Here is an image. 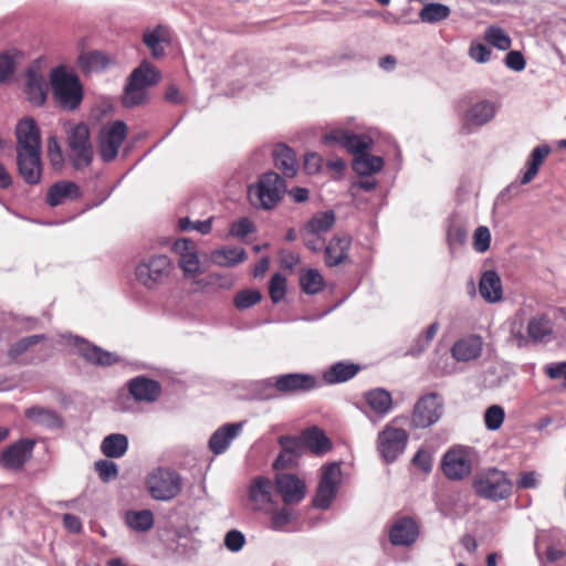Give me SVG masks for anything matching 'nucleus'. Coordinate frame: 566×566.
<instances>
[{
    "label": "nucleus",
    "mask_w": 566,
    "mask_h": 566,
    "mask_svg": "<svg viewBox=\"0 0 566 566\" xmlns=\"http://www.w3.org/2000/svg\"><path fill=\"white\" fill-rule=\"evenodd\" d=\"M323 142L325 144H338L352 153L355 156L353 169L359 176L369 177L384 167V160L380 156H373L367 153L373 145V140L366 135H356L338 128L325 134Z\"/></svg>",
    "instance_id": "1"
},
{
    "label": "nucleus",
    "mask_w": 566,
    "mask_h": 566,
    "mask_svg": "<svg viewBox=\"0 0 566 566\" xmlns=\"http://www.w3.org/2000/svg\"><path fill=\"white\" fill-rule=\"evenodd\" d=\"M286 184L276 172L261 175L254 185L249 186L248 197L252 206L271 210L282 200Z\"/></svg>",
    "instance_id": "2"
},
{
    "label": "nucleus",
    "mask_w": 566,
    "mask_h": 566,
    "mask_svg": "<svg viewBox=\"0 0 566 566\" xmlns=\"http://www.w3.org/2000/svg\"><path fill=\"white\" fill-rule=\"evenodd\" d=\"M51 86L55 99L64 109L73 111L82 102V86L77 76L67 72L64 66H59L51 72Z\"/></svg>",
    "instance_id": "3"
},
{
    "label": "nucleus",
    "mask_w": 566,
    "mask_h": 566,
    "mask_svg": "<svg viewBox=\"0 0 566 566\" xmlns=\"http://www.w3.org/2000/svg\"><path fill=\"white\" fill-rule=\"evenodd\" d=\"M172 271V263L164 254L143 259L135 269V277L139 284L149 291L158 289L165 283Z\"/></svg>",
    "instance_id": "4"
},
{
    "label": "nucleus",
    "mask_w": 566,
    "mask_h": 566,
    "mask_svg": "<svg viewBox=\"0 0 566 566\" xmlns=\"http://www.w3.org/2000/svg\"><path fill=\"white\" fill-rule=\"evenodd\" d=\"M159 72L148 63H142L129 76L125 87L123 104L126 107L140 105L146 99V88L156 84Z\"/></svg>",
    "instance_id": "5"
},
{
    "label": "nucleus",
    "mask_w": 566,
    "mask_h": 566,
    "mask_svg": "<svg viewBox=\"0 0 566 566\" xmlns=\"http://www.w3.org/2000/svg\"><path fill=\"white\" fill-rule=\"evenodd\" d=\"M473 486L481 497L492 501L506 499L512 491V482L503 471L497 469H488L478 473Z\"/></svg>",
    "instance_id": "6"
},
{
    "label": "nucleus",
    "mask_w": 566,
    "mask_h": 566,
    "mask_svg": "<svg viewBox=\"0 0 566 566\" xmlns=\"http://www.w3.org/2000/svg\"><path fill=\"white\" fill-rule=\"evenodd\" d=\"M67 146L70 160L76 169H83L91 165L94 153L86 124L80 123L69 129Z\"/></svg>",
    "instance_id": "7"
},
{
    "label": "nucleus",
    "mask_w": 566,
    "mask_h": 566,
    "mask_svg": "<svg viewBox=\"0 0 566 566\" xmlns=\"http://www.w3.org/2000/svg\"><path fill=\"white\" fill-rule=\"evenodd\" d=\"M150 495L158 501L175 499L182 489L181 476L168 469H157L149 474L146 481Z\"/></svg>",
    "instance_id": "8"
},
{
    "label": "nucleus",
    "mask_w": 566,
    "mask_h": 566,
    "mask_svg": "<svg viewBox=\"0 0 566 566\" xmlns=\"http://www.w3.org/2000/svg\"><path fill=\"white\" fill-rule=\"evenodd\" d=\"M342 482L340 465L336 462L322 467L319 483L313 504L317 509L326 510L334 501Z\"/></svg>",
    "instance_id": "9"
},
{
    "label": "nucleus",
    "mask_w": 566,
    "mask_h": 566,
    "mask_svg": "<svg viewBox=\"0 0 566 566\" xmlns=\"http://www.w3.org/2000/svg\"><path fill=\"white\" fill-rule=\"evenodd\" d=\"M127 136V126L123 120H115L104 125L98 134V149L103 161L114 160Z\"/></svg>",
    "instance_id": "10"
},
{
    "label": "nucleus",
    "mask_w": 566,
    "mask_h": 566,
    "mask_svg": "<svg viewBox=\"0 0 566 566\" xmlns=\"http://www.w3.org/2000/svg\"><path fill=\"white\" fill-rule=\"evenodd\" d=\"M442 413V398L436 392L426 394L415 405L412 424L417 428H428L438 422Z\"/></svg>",
    "instance_id": "11"
},
{
    "label": "nucleus",
    "mask_w": 566,
    "mask_h": 566,
    "mask_svg": "<svg viewBox=\"0 0 566 566\" xmlns=\"http://www.w3.org/2000/svg\"><path fill=\"white\" fill-rule=\"evenodd\" d=\"M408 433L400 428L387 424L377 438V449L386 462L395 461L405 450Z\"/></svg>",
    "instance_id": "12"
},
{
    "label": "nucleus",
    "mask_w": 566,
    "mask_h": 566,
    "mask_svg": "<svg viewBox=\"0 0 566 566\" xmlns=\"http://www.w3.org/2000/svg\"><path fill=\"white\" fill-rule=\"evenodd\" d=\"M273 387L282 395H300L317 387L315 376L303 373H291L271 378Z\"/></svg>",
    "instance_id": "13"
},
{
    "label": "nucleus",
    "mask_w": 566,
    "mask_h": 566,
    "mask_svg": "<svg viewBox=\"0 0 566 566\" xmlns=\"http://www.w3.org/2000/svg\"><path fill=\"white\" fill-rule=\"evenodd\" d=\"M442 471L450 480H462L472 471L471 459L465 449L449 450L442 459Z\"/></svg>",
    "instance_id": "14"
},
{
    "label": "nucleus",
    "mask_w": 566,
    "mask_h": 566,
    "mask_svg": "<svg viewBox=\"0 0 566 566\" xmlns=\"http://www.w3.org/2000/svg\"><path fill=\"white\" fill-rule=\"evenodd\" d=\"M17 154L41 151V134L35 120L22 118L15 127Z\"/></svg>",
    "instance_id": "15"
},
{
    "label": "nucleus",
    "mask_w": 566,
    "mask_h": 566,
    "mask_svg": "<svg viewBox=\"0 0 566 566\" xmlns=\"http://www.w3.org/2000/svg\"><path fill=\"white\" fill-rule=\"evenodd\" d=\"M277 492L286 505L301 502L306 494V485L295 474L279 473L275 476Z\"/></svg>",
    "instance_id": "16"
},
{
    "label": "nucleus",
    "mask_w": 566,
    "mask_h": 566,
    "mask_svg": "<svg viewBox=\"0 0 566 566\" xmlns=\"http://www.w3.org/2000/svg\"><path fill=\"white\" fill-rule=\"evenodd\" d=\"M35 442L31 439H22L7 448L0 458L4 469L19 470L31 458Z\"/></svg>",
    "instance_id": "17"
},
{
    "label": "nucleus",
    "mask_w": 566,
    "mask_h": 566,
    "mask_svg": "<svg viewBox=\"0 0 566 566\" xmlns=\"http://www.w3.org/2000/svg\"><path fill=\"white\" fill-rule=\"evenodd\" d=\"M273 484L265 476H256L249 488V500L254 511L269 512L273 507Z\"/></svg>",
    "instance_id": "18"
},
{
    "label": "nucleus",
    "mask_w": 566,
    "mask_h": 566,
    "mask_svg": "<svg viewBox=\"0 0 566 566\" xmlns=\"http://www.w3.org/2000/svg\"><path fill=\"white\" fill-rule=\"evenodd\" d=\"M496 111V104L490 101H480L473 104L464 115L463 129L470 133L472 128L488 124L494 118Z\"/></svg>",
    "instance_id": "19"
},
{
    "label": "nucleus",
    "mask_w": 566,
    "mask_h": 566,
    "mask_svg": "<svg viewBox=\"0 0 566 566\" xmlns=\"http://www.w3.org/2000/svg\"><path fill=\"white\" fill-rule=\"evenodd\" d=\"M174 251L179 254V266L189 277L200 272V262L196 252V245L190 239H179L174 243Z\"/></svg>",
    "instance_id": "20"
},
{
    "label": "nucleus",
    "mask_w": 566,
    "mask_h": 566,
    "mask_svg": "<svg viewBox=\"0 0 566 566\" xmlns=\"http://www.w3.org/2000/svg\"><path fill=\"white\" fill-rule=\"evenodd\" d=\"M554 328V322L547 314H536L528 319L527 336L535 344H547L555 338Z\"/></svg>",
    "instance_id": "21"
},
{
    "label": "nucleus",
    "mask_w": 566,
    "mask_h": 566,
    "mask_svg": "<svg viewBox=\"0 0 566 566\" xmlns=\"http://www.w3.org/2000/svg\"><path fill=\"white\" fill-rule=\"evenodd\" d=\"M17 164L22 179L29 185H36L41 180V151L17 154Z\"/></svg>",
    "instance_id": "22"
},
{
    "label": "nucleus",
    "mask_w": 566,
    "mask_h": 566,
    "mask_svg": "<svg viewBox=\"0 0 566 566\" xmlns=\"http://www.w3.org/2000/svg\"><path fill=\"white\" fill-rule=\"evenodd\" d=\"M24 92L33 105L42 106L45 103L48 83L39 70L31 67L27 71Z\"/></svg>",
    "instance_id": "23"
},
{
    "label": "nucleus",
    "mask_w": 566,
    "mask_h": 566,
    "mask_svg": "<svg viewBox=\"0 0 566 566\" xmlns=\"http://www.w3.org/2000/svg\"><path fill=\"white\" fill-rule=\"evenodd\" d=\"M243 422L227 423L218 428L209 440V449L214 454L226 452L230 443L240 434Z\"/></svg>",
    "instance_id": "24"
},
{
    "label": "nucleus",
    "mask_w": 566,
    "mask_h": 566,
    "mask_svg": "<svg viewBox=\"0 0 566 566\" xmlns=\"http://www.w3.org/2000/svg\"><path fill=\"white\" fill-rule=\"evenodd\" d=\"M418 528L409 517L398 520L390 528V542L396 546H409L416 542Z\"/></svg>",
    "instance_id": "25"
},
{
    "label": "nucleus",
    "mask_w": 566,
    "mask_h": 566,
    "mask_svg": "<svg viewBox=\"0 0 566 566\" xmlns=\"http://www.w3.org/2000/svg\"><path fill=\"white\" fill-rule=\"evenodd\" d=\"M129 392L135 400L155 401L160 395V385L146 377H136L129 381Z\"/></svg>",
    "instance_id": "26"
},
{
    "label": "nucleus",
    "mask_w": 566,
    "mask_h": 566,
    "mask_svg": "<svg viewBox=\"0 0 566 566\" xmlns=\"http://www.w3.org/2000/svg\"><path fill=\"white\" fill-rule=\"evenodd\" d=\"M482 352V338L470 336L454 343L451 348L452 356L458 361H469L478 358Z\"/></svg>",
    "instance_id": "27"
},
{
    "label": "nucleus",
    "mask_w": 566,
    "mask_h": 566,
    "mask_svg": "<svg viewBox=\"0 0 566 566\" xmlns=\"http://www.w3.org/2000/svg\"><path fill=\"white\" fill-rule=\"evenodd\" d=\"M80 197V188L72 181H59L52 185L46 193V202L51 207L63 205L66 200Z\"/></svg>",
    "instance_id": "28"
},
{
    "label": "nucleus",
    "mask_w": 566,
    "mask_h": 566,
    "mask_svg": "<svg viewBox=\"0 0 566 566\" xmlns=\"http://www.w3.org/2000/svg\"><path fill=\"white\" fill-rule=\"evenodd\" d=\"M273 159L275 167L287 178H293L297 174V160L294 151L284 144H279L273 149Z\"/></svg>",
    "instance_id": "29"
},
{
    "label": "nucleus",
    "mask_w": 566,
    "mask_h": 566,
    "mask_svg": "<svg viewBox=\"0 0 566 566\" xmlns=\"http://www.w3.org/2000/svg\"><path fill=\"white\" fill-rule=\"evenodd\" d=\"M481 296L489 303H495L502 298V283L499 274L489 270L484 272L479 282Z\"/></svg>",
    "instance_id": "30"
},
{
    "label": "nucleus",
    "mask_w": 566,
    "mask_h": 566,
    "mask_svg": "<svg viewBox=\"0 0 566 566\" xmlns=\"http://www.w3.org/2000/svg\"><path fill=\"white\" fill-rule=\"evenodd\" d=\"M364 400L373 412L381 417L386 416L392 408L391 394L384 388L366 391Z\"/></svg>",
    "instance_id": "31"
},
{
    "label": "nucleus",
    "mask_w": 566,
    "mask_h": 566,
    "mask_svg": "<svg viewBox=\"0 0 566 566\" xmlns=\"http://www.w3.org/2000/svg\"><path fill=\"white\" fill-rule=\"evenodd\" d=\"M245 260L247 252L242 248L222 247L210 253V261L222 268H232Z\"/></svg>",
    "instance_id": "32"
},
{
    "label": "nucleus",
    "mask_w": 566,
    "mask_h": 566,
    "mask_svg": "<svg viewBox=\"0 0 566 566\" xmlns=\"http://www.w3.org/2000/svg\"><path fill=\"white\" fill-rule=\"evenodd\" d=\"M350 247L349 237H334L325 248V262L328 266H336L347 258Z\"/></svg>",
    "instance_id": "33"
},
{
    "label": "nucleus",
    "mask_w": 566,
    "mask_h": 566,
    "mask_svg": "<svg viewBox=\"0 0 566 566\" xmlns=\"http://www.w3.org/2000/svg\"><path fill=\"white\" fill-rule=\"evenodd\" d=\"M359 370V365L349 361H338L323 373V379L327 384L345 382L354 378Z\"/></svg>",
    "instance_id": "34"
},
{
    "label": "nucleus",
    "mask_w": 566,
    "mask_h": 566,
    "mask_svg": "<svg viewBox=\"0 0 566 566\" xmlns=\"http://www.w3.org/2000/svg\"><path fill=\"white\" fill-rule=\"evenodd\" d=\"M25 417L33 423L51 430L60 429L63 424V420L56 411L44 407L27 409Z\"/></svg>",
    "instance_id": "35"
},
{
    "label": "nucleus",
    "mask_w": 566,
    "mask_h": 566,
    "mask_svg": "<svg viewBox=\"0 0 566 566\" xmlns=\"http://www.w3.org/2000/svg\"><path fill=\"white\" fill-rule=\"evenodd\" d=\"M304 447L308 448L313 453L322 455L331 451L332 442L327 436L318 428H310L302 433Z\"/></svg>",
    "instance_id": "36"
},
{
    "label": "nucleus",
    "mask_w": 566,
    "mask_h": 566,
    "mask_svg": "<svg viewBox=\"0 0 566 566\" xmlns=\"http://www.w3.org/2000/svg\"><path fill=\"white\" fill-rule=\"evenodd\" d=\"M169 41V34L166 28L158 25L155 29H148L144 32L143 42L150 50L155 59L165 54L164 43Z\"/></svg>",
    "instance_id": "37"
},
{
    "label": "nucleus",
    "mask_w": 566,
    "mask_h": 566,
    "mask_svg": "<svg viewBox=\"0 0 566 566\" xmlns=\"http://www.w3.org/2000/svg\"><path fill=\"white\" fill-rule=\"evenodd\" d=\"M128 449V439L122 433L106 436L101 443V451L107 458H120Z\"/></svg>",
    "instance_id": "38"
},
{
    "label": "nucleus",
    "mask_w": 566,
    "mask_h": 566,
    "mask_svg": "<svg viewBox=\"0 0 566 566\" xmlns=\"http://www.w3.org/2000/svg\"><path fill=\"white\" fill-rule=\"evenodd\" d=\"M551 147L548 145L537 146L532 150L531 156L526 163L527 169L523 174L521 179L522 185H526L534 179V177L538 172L541 165L543 164L544 159L548 156Z\"/></svg>",
    "instance_id": "39"
},
{
    "label": "nucleus",
    "mask_w": 566,
    "mask_h": 566,
    "mask_svg": "<svg viewBox=\"0 0 566 566\" xmlns=\"http://www.w3.org/2000/svg\"><path fill=\"white\" fill-rule=\"evenodd\" d=\"M81 355L90 363L102 365V366H111L116 363V357L109 353L101 349L96 346H91L85 342H81L78 345Z\"/></svg>",
    "instance_id": "40"
},
{
    "label": "nucleus",
    "mask_w": 566,
    "mask_h": 566,
    "mask_svg": "<svg viewBox=\"0 0 566 566\" xmlns=\"http://www.w3.org/2000/svg\"><path fill=\"white\" fill-rule=\"evenodd\" d=\"M335 223V214L333 211H324L315 214L305 226V233L311 235H319L327 232Z\"/></svg>",
    "instance_id": "41"
},
{
    "label": "nucleus",
    "mask_w": 566,
    "mask_h": 566,
    "mask_svg": "<svg viewBox=\"0 0 566 566\" xmlns=\"http://www.w3.org/2000/svg\"><path fill=\"white\" fill-rule=\"evenodd\" d=\"M126 524L136 532H146L154 525V515L148 510L129 511L125 516Z\"/></svg>",
    "instance_id": "42"
},
{
    "label": "nucleus",
    "mask_w": 566,
    "mask_h": 566,
    "mask_svg": "<svg viewBox=\"0 0 566 566\" xmlns=\"http://www.w3.org/2000/svg\"><path fill=\"white\" fill-rule=\"evenodd\" d=\"M450 15V8L442 3H427L419 12V19L426 23H437Z\"/></svg>",
    "instance_id": "43"
},
{
    "label": "nucleus",
    "mask_w": 566,
    "mask_h": 566,
    "mask_svg": "<svg viewBox=\"0 0 566 566\" xmlns=\"http://www.w3.org/2000/svg\"><path fill=\"white\" fill-rule=\"evenodd\" d=\"M484 40L501 51H506L512 45L510 35L497 25H490L484 32Z\"/></svg>",
    "instance_id": "44"
},
{
    "label": "nucleus",
    "mask_w": 566,
    "mask_h": 566,
    "mask_svg": "<svg viewBox=\"0 0 566 566\" xmlns=\"http://www.w3.org/2000/svg\"><path fill=\"white\" fill-rule=\"evenodd\" d=\"M302 291L306 294H316L324 287V279L315 269L305 271L300 277Z\"/></svg>",
    "instance_id": "45"
},
{
    "label": "nucleus",
    "mask_w": 566,
    "mask_h": 566,
    "mask_svg": "<svg viewBox=\"0 0 566 566\" xmlns=\"http://www.w3.org/2000/svg\"><path fill=\"white\" fill-rule=\"evenodd\" d=\"M81 67L87 72L98 71L108 64L107 56L99 51H92L78 56Z\"/></svg>",
    "instance_id": "46"
},
{
    "label": "nucleus",
    "mask_w": 566,
    "mask_h": 566,
    "mask_svg": "<svg viewBox=\"0 0 566 566\" xmlns=\"http://www.w3.org/2000/svg\"><path fill=\"white\" fill-rule=\"evenodd\" d=\"M270 528L276 532L285 531L286 526L296 518V514L290 509L270 510Z\"/></svg>",
    "instance_id": "47"
},
{
    "label": "nucleus",
    "mask_w": 566,
    "mask_h": 566,
    "mask_svg": "<svg viewBox=\"0 0 566 566\" xmlns=\"http://www.w3.org/2000/svg\"><path fill=\"white\" fill-rule=\"evenodd\" d=\"M261 298L262 295L258 290H243L234 296V305L238 310L242 311L258 304Z\"/></svg>",
    "instance_id": "48"
},
{
    "label": "nucleus",
    "mask_w": 566,
    "mask_h": 566,
    "mask_svg": "<svg viewBox=\"0 0 566 566\" xmlns=\"http://www.w3.org/2000/svg\"><path fill=\"white\" fill-rule=\"evenodd\" d=\"M504 409L499 405H492L484 412V423L489 430H497L504 421Z\"/></svg>",
    "instance_id": "49"
},
{
    "label": "nucleus",
    "mask_w": 566,
    "mask_h": 566,
    "mask_svg": "<svg viewBox=\"0 0 566 566\" xmlns=\"http://www.w3.org/2000/svg\"><path fill=\"white\" fill-rule=\"evenodd\" d=\"M286 292V279L281 273H275L269 284V294L273 303L281 302Z\"/></svg>",
    "instance_id": "50"
},
{
    "label": "nucleus",
    "mask_w": 566,
    "mask_h": 566,
    "mask_svg": "<svg viewBox=\"0 0 566 566\" xmlns=\"http://www.w3.org/2000/svg\"><path fill=\"white\" fill-rule=\"evenodd\" d=\"M279 444L282 448V451H284L285 453H289L290 455H292L296 459L298 457H301L303 453L304 442L302 440V437L294 438V437H290V436H282L279 439Z\"/></svg>",
    "instance_id": "51"
},
{
    "label": "nucleus",
    "mask_w": 566,
    "mask_h": 566,
    "mask_svg": "<svg viewBox=\"0 0 566 566\" xmlns=\"http://www.w3.org/2000/svg\"><path fill=\"white\" fill-rule=\"evenodd\" d=\"M99 479L103 482H109L117 478L118 468L117 464L108 460H99L94 464Z\"/></svg>",
    "instance_id": "52"
},
{
    "label": "nucleus",
    "mask_w": 566,
    "mask_h": 566,
    "mask_svg": "<svg viewBox=\"0 0 566 566\" xmlns=\"http://www.w3.org/2000/svg\"><path fill=\"white\" fill-rule=\"evenodd\" d=\"M212 228V218H209L203 221H191L189 218L179 219V229L181 231H198L201 234H207L211 231Z\"/></svg>",
    "instance_id": "53"
},
{
    "label": "nucleus",
    "mask_w": 566,
    "mask_h": 566,
    "mask_svg": "<svg viewBox=\"0 0 566 566\" xmlns=\"http://www.w3.org/2000/svg\"><path fill=\"white\" fill-rule=\"evenodd\" d=\"M48 156L50 163L54 168H61L63 165V155L62 149L59 145L57 138L55 136H51L48 140Z\"/></svg>",
    "instance_id": "54"
},
{
    "label": "nucleus",
    "mask_w": 566,
    "mask_h": 566,
    "mask_svg": "<svg viewBox=\"0 0 566 566\" xmlns=\"http://www.w3.org/2000/svg\"><path fill=\"white\" fill-rule=\"evenodd\" d=\"M473 239L474 249L481 253L485 252L490 248L491 243V233L489 228L483 226L479 227L474 232Z\"/></svg>",
    "instance_id": "55"
},
{
    "label": "nucleus",
    "mask_w": 566,
    "mask_h": 566,
    "mask_svg": "<svg viewBox=\"0 0 566 566\" xmlns=\"http://www.w3.org/2000/svg\"><path fill=\"white\" fill-rule=\"evenodd\" d=\"M253 231V223L248 218H242L231 224L229 235L242 239Z\"/></svg>",
    "instance_id": "56"
},
{
    "label": "nucleus",
    "mask_w": 566,
    "mask_h": 566,
    "mask_svg": "<svg viewBox=\"0 0 566 566\" xmlns=\"http://www.w3.org/2000/svg\"><path fill=\"white\" fill-rule=\"evenodd\" d=\"M245 544L244 535L237 530L229 531L224 536V546L230 552H239Z\"/></svg>",
    "instance_id": "57"
},
{
    "label": "nucleus",
    "mask_w": 566,
    "mask_h": 566,
    "mask_svg": "<svg viewBox=\"0 0 566 566\" xmlns=\"http://www.w3.org/2000/svg\"><path fill=\"white\" fill-rule=\"evenodd\" d=\"M41 338H42L41 335H33V336H28V337L21 338L20 340H18L17 343H14L11 346L10 352H9L10 356L17 357V356L23 354L30 346L38 344Z\"/></svg>",
    "instance_id": "58"
},
{
    "label": "nucleus",
    "mask_w": 566,
    "mask_h": 566,
    "mask_svg": "<svg viewBox=\"0 0 566 566\" xmlns=\"http://www.w3.org/2000/svg\"><path fill=\"white\" fill-rule=\"evenodd\" d=\"M491 53V50L482 43H472L469 49V56L476 63H486Z\"/></svg>",
    "instance_id": "59"
},
{
    "label": "nucleus",
    "mask_w": 566,
    "mask_h": 566,
    "mask_svg": "<svg viewBox=\"0 0 566 566\" xmlns=\"http://www.w3.org/2000/svg\"><path fill=\"white\" fill-rule=\"evenodd\" d=\"M505 65L515 72H521L525 69L526 62L521 52L511 51L505 56Z\"/></svg>",
    "instance_id": "60"
},
{
    "label": "nucleus",
    "mask_w": 566,
    "mask_h": 566,
    "mask_svg": "<svg viewBox=\"0 0 566 566\" xmlns=\"http://www.w3.org/2000/svg\"><path fill=\"white\" fill-rule=\"evenodd\" d=\"M412 462L417 468L426 473H429L432 469V457L426 450H419L415 454Z\"/></svg>",
    "instance_id": "61"
},
{
    "label": "nucleus",
    "mask_w": 566,
    "mask_h": 566,
    "mask_svg": "<svg viewBox=\"0 0 566 566\" xmlns=\"http://www.w3.org/2000/svg\"><path fill=\"white\" fill-rule=\"evenodd\" d=\"M545 373L552 379H563L566 386V361L546 366Z\"/></svg>",
    "instance_id": "62"
},
{
    "label": "nucleus",
    "mask_w": 566,
    "mask_h": 566,
    "mask_svg": "<svg viewBox=\"0 0 566 566\" xmlns=\"http://www.w3.org/2000/svg\"><path fill=\"white\" fill-rule=\"evenodd\" d=\"M322 157L316 153H310L304 159V169L308 174L317 172L322 167Z\"/></svg>",
    "instance_id": "63"
},
{
    "label": "nucleus",
    "mask_w": 566,
    "mask_h": 566,
    "mask_svg": "<svg viewBox=\"0 0 566 566\" xmlns=\"http://www.w3.org/2000/svg\"><path fill=\"white\" fill-rule=\"evenodd\" d=\"M14 72V61L7 54L0 55V81L4 82Z\"/></svg>",
    "instance_id": "64"
}]
</instances>
